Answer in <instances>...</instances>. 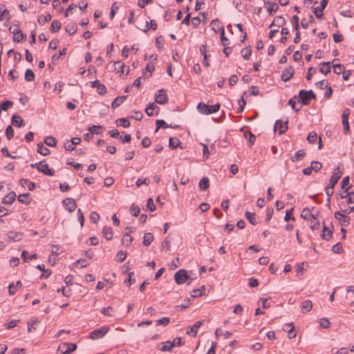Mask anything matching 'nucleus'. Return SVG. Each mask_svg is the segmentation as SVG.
Masks as SVG:
<instances>
[{
  "instance_id": "12",
  "label": "nucleus",
  "mask_w": 354,
  "mask_h": 354,
  "mask_svg": "<svg viewBox=\"0 0 354 354\" xmlns=\"http://www.w3.org/2000/svg\"><path fill=\"white\" fill-rule=\"evenodd\" d=\"M334 216L336 219L339 221V223L342 225L347 226L350 223V218L344 215L340 212H335Z\"/></svg>"
},
{
  "instance_id": "34",
  "label": "nucleus",
  "mask_w": 354,
  "mask_h": 354,
  "mask_svg": "<svg viewBox=\"0 0 354 354\" xmlns=\"http://www.w3.org/2000/svg\"><path fill=\"white\" fill-rule=\"evenodd\" d=\"M171 241V238L169 236H167L161 244L162 250H165L167 251H169L171 249V245H170Z\"/></svg>"
},
{
  "instance_id": "11",
  "label": "nucleus",
  "mask_w": 354,
  "mask_h": 354,
  "mask_svg": "<svg viewBox=\"0 0 354 354\" xmlns=\"http://www.w3.org/2000/svg\"><path fill=\"white\" fill-rule=\"evenodd\" d=\"M297 98V101L304 105H308L310 102L308 92L306 90H301L299 93V97Z\"/></svg>"
},
{
  "instance_id": "13",
  "label": "nucleus",
  "mask_w": 354,
  "mask_h": 354,
  "mask_svg": "<svg viewBox=\"0 0 354 354\" xmlns=\"http://www.w3.org/2000/svg\"><path fill=\"white\" fill-rule=\"evenodd\" d=\"M279 129V134L284 133L288 129V121L283 122L281 120H278L276 121L274 124V130L276 131V129Z\"/></svg>"
},
{
  "instance_id": "39",
  "label": "nucleus",
  "mask_w": 354,
  "mask_h": 354,
  "mask_svg": "<svg viewBox=\"0 0 354 354\" xmlns=\"http://www.w3.org/2000/svg\"><path fill=\"white\" fill-rule=\"evenodd\" d=\"M157 126L155 132H157L160 128L166 129L167 127H172L171 125H168L163 120H157L156 122Z\"/></svg>"
},
{
  "instance_id": "44",
  "label": "nucleus",
  "mask_w": 354,
  "mask_h": 354,
  "mask_svg": "<svg viewBox=\"0 0 354 354\" xmlns=\"http://www.w3.org/2000/svg\"><path fill=\"white\" fill-rule=\"evenodd\" d=\"M35 79V74L31 69H27L25 72V80L27 82H31Z\"/></svg>"
},
{
  "instance_id": "41",
  "label": "nucleus",
  "mask_w": 354,
  "mask_h": 354,
  "mask_svg": "<svg viewBox=\"0 0 354 354\" xmlns=\"http://www.w3.org/2000/svg\"><path fill=\"white\" fill-rule=\"evenodd\" d=\"M51 19H52V16L49 13H48L45 16L41 15V16L39 17L37 21L40 25H44L45 23L50 21Z\"/></svg>"
},
{
  "instance_id": "64",
  "label": "nucleus",
  "mask_w": 354,
  "mask_h": 354,
  "mask_svg": "<svg viewBox=\"0 0 354 354\" xmlns=\"http://www.w3.org/2000/svg\"><path fill=\"white\" fill-rule=\"evenodd\" d=\"M131 214L134 216H138L140 213V208L138 206L131 205L130 209Z\"/></svg>"
},
{
  "instance_id": "29",
  "label": "nucleus",
  "mask_w": 354,
  "mask_h": 354,
  "mask_svg": "<svg viewBox=\"0 0 354 354\" xmlns=\"http://www.w3.org/2000/svg\"><path fill=\"white\" fill-rule=\"evenodd\" d=\"M103 129V127L100 125H93L92 127H88V130L91 133V134H100Z\"/></svg>"
},
{
  "instance_id": "14",
  "label": "nucleus",
  "mask_w": 354,
  "mask_h": 354,
  "mask_svg": "<svg viewBox=\"0 0 354 354\" xmlns=\"http://www.w3.org/2000/svg\"><path fill=\"white\" fill-rule=\"evenodd\" d=\"M91 86L93 88H96L97 93L100 95H104L106 93V88L105 86L100 83V82L97 80L91 82Z\"/></svg>"
},
{
  "instance_id": "61",
  "label": "nucleus",
  "mask_w": 354,
  "mask_h": 354,
  "mask_svg": "<svg viewBox=\"0 0 354 354\" xmlns=\"http://www.w3.org/2000/svg\"><path fill=\"white\" fill-rule=\"evenodd\" d=\"M316 86L320 89H324L328 86V82L327 80H322L321 81L317 82L315 84Z\"/></svg>"
},
{
  "instance_id": "2",
  "label": "nucleus",
  "mask_w": 354,
  "mask_h": 354,
  "mask_svg": "<svg viewBox=\"0 0 354 354\" xmlns=\"http://www.w3.org/2000/svg\"><path fill=\"white\" fill-rule=\"evenodd\" d=\"M109 331V328L106 326H102L100 328H97L90 333L89 337L91 339H97L102 338Z\"/></svg>"
},
{
  "instance_id": "16",
  "label": "nucleus",
  "mask_w": 354,
  "mask_h": 354,
  "mask_svg": "<svg viewBox=\"0 0 354 354\" xmlns=\"http://www.w3.org/2000/svg\"><path fill=\"white\" fill-rule=\"evenodd\" d=\"M38 171L39 172L44 173L45 175L48 176H53L55 174V170L53 169L49 168V166L48 164L41 162L39 168H38Z\"/></svg>"
},
{
  "instance_id": "55",
  "label": "nucleus",
  "mask_w": 354,
  "mask_h": 354,
  "mask_svg": "<svg viewBox=\"0 0 354 354\" xmlns=\"http://www.w3.org/2000/svg\"><path fill=\"white\" fill-rule=\"evenodd\" d=\"M9 30L10 32H12L13 35H15L16 33H19L21 32V30L19 28V23L14 24L9 28Z\"/></svg>"
},
{
  "instance_id": "9",
  "label": "nucleus",
  "mask_w": 354,
  "mask_h": 354,
  "mask_svg": "<svg viewBox=\"0 0 354 354\" xmlns=\"http://www.w3.org/2000/svg\"><path fill=\"white\" fill-rule=\"evenodd\" d=\"M348 115H349V110L348 109L344 110L342 115V126H343L344 132L346 133H348L350 130L348 120Z\"/></svg>"
},
{
  "instance_id": "40",
  "label": "nucleus",
  "mask_w": 354,
  "mask_h": 354,
  "mask_svg": "<svg viewBox=\"0 0 354 354\" xmlns=\"http://www.w3.org/2000/svg\"><path fill=\"white\" fill-rule=\"evenodd\" d=\"M313 308V303L310 300H305L304 301H303L302 303V305H301V309L304 310V311H306V312H308L310 311Z\"/></svg>"
},
{
  "instance_id": "5",
  "label": "nucleus",
  "mask_w": 354,
  "mask_h": 354,
  "mask_svg": "<svg viewBox=\"0 0 354 354\" xmlns=\"http://www.w3.org/2000/svg\"><path fill=\"white\" fill-rule=\"evenodd\" d=\"M155 100L159 104H165L168 100L167 92L164 89H160L155 94Z\"/></svg>"
},
{
  "instance_id": "10",
  "label": "nucleus",
  "mask_w": 354,
  "mask_h": 354,
  "mask_svg": "<svg viewBox=\"0 0 354 354\" xmlns=\"http://www.w3.org/2000/svg\"><path fill=\"white\" fill-rule=\"evenodd\" d=\"M62 203H63L64 207L69 212H73L75 209L76 207H77L75 201L73 198H65L63 201Z\"/></svg>"
},
{
  "instance_id": "54",
  "label": "nucleus",
  "mask_w": 354,
  "mask_h": 354,
  "mask_svg": "<svg viewBox=\"0 0 354 354\" xmlns=\"http://www.w3.org/2000/svg\"><path fill=\"white\" fill-rule=\"evenodd\" d=\"M6 136L8 140H11L14 136V130L11 125L8 126L6 129Z\"/></svg>"
},
{
  "instance_id": "47",
  "label": "nucleus",
  "mask_w": 354,
  "mask_h": 354,
  "mask_svg": "<svg viewBox=\"0 0 354 354\" xmlns=\"http://www.w3.org/2000/svg\"><path fill=\"white\" fill-rule=\"evenodd\" d=\"M44 142L49 147H55L56 145V140L53 136H48L45 138Z\"/></svg>"
},
{
  "instance_id": "63",
  "label": "nucleus",
  "mask_w": 354,
  "mask_h": 354,
  "mask_svg": "<svg viewBox=\"0 0 354 354\" xmlns=\"http://www.w3.org/2000/svg\"><path fill=\"white\" fill-rule=\"evenodd\" d=\"M100 219V215L95 212H91L90 215V220L92 223H96Z\"/></svg>"
},
{
  "instance_id": "50",
  "label": "nucleus",
  "mask_w": 354,
  "mask_h": 354,
  "mask_svg": "<svg viewBox=\"0 0 354 354\" xmlns=\"http://www.w3.org/2000/svg\"><path fill=\"white\" fill-rule=\"evenodd\" d=\"M62 27V24L57 20H53L51 24V31L57 32Z\"/></svg>"
},
{
  "instance_id": "27",
  "label": "nucleus",
  "mask_w": 354,
  "mask_h": 354,
  "mask_svg": "<svg viewBox=\"0 0 354 354\" xmlns=\"http://www.w3.org/2000/svg\"><path fill=\"white\" fill-rule=\"evenodd\" d=\"M65 30L68 34L73 35L76 32L77 26L75 23H70L66 26Z\"/></svg>"
},
{
  "instance_id": "37",
  "label": "nucleus",
  "mask_w": 354,
  "mask_h": 354,
  "mask_svg": "<svg viewBox=\"0 0 354 354\" xmlns=\"http://www.w3.org/2000/svg\"><path fill=\"white\" fill-rule=\"evenodd\" d=\"M199 187L202 190H206L209 187V178L203 177L199 182Z\"/></svg>"
},
{
  "instance_id": "19",
  "label": "nucleus",
  "mask_w": 354,
  "mask_h": 354,
  "mask_svg": "<svg viewBox=\"0 0 354 354\" xmlns=\"http://www.w3.org/2000/svg\"><path fill=\"white\" fill-rule=\"evenodd\" d=\"M16 198V194L14 192H11L7 194L2 200L3 204L11 205Z\"/></svg>"
},
{
  "instance_id": "62",
  "label": "nucleus",
  "mask_w": 354,
  "mask_h": 354,
  "mask_svg": "<svg viewBox=\"0 0 354 354\" xmlns=\"http://www.w3.org/2000/svg\"><path fill=\"white\" fill-rule=\"evenodd\" d=\"M323 10H324L321 9L319 7H316L314 8L313 12L317 19H321L322 18Z\"/></svg>"
},
{
  "instance_id": "48",
  "label": "nucleus",
  "mask_w": 354,
  "mask_h": 354,
  "mask_svg": "<svg viewBox=\"0 0 354 354\" xmlns=\"http://www.w3.org/2000/svg\"><path fill=\"white\" fill-rule=\"evenodd\" d=\"M252 50L250 48H245L241 50L242 57L244 59H248L251 55Z\"/></svg>"
},
{
  "instance_id": "43",
  "label": "nucleus",
  "mask_w": 354,
  "mask_h": 354,
  "mask_svg": "<svg viewBox=\"0 0 354 354\" xmlns=\"http://www.w3.org/2000/svg\"><path fill=\"white\" fill-rule=\"evenodd\" d=\"M38 323H39V322L37 320H33V321H32V322H30V321H28V331L29 333L35 332L37 330L36 325Z\"/></svg>"
},
{
  "instance_id": "15",
  "label": "nucleus",
  "mask_w": 354,
  "mask_h": 354,
  "mask_svg": "<svg viewBox=\"0 0 354 354\" xmlns=\"http://www.w3.org/2000/svg\"><path fill=\"white\" fill-rule=\"evenodd\" d=\"M203 321H197L193 326L188 327L187 333L195 337L198 333L197 329L203 325Z\"/></svg>"
},
{
  "instance_id": "24",
  "label": "nucleus",
  "mask_w": 354,
  "mask_h": 354,
  "mask_svg": "<svg viewBox=\"0 0 354 354\" xmlns=\"http://www.w3.org/2000/svg\"><path fill=\"white\" fill-rule=\"evenodd\" d=\"M306 155V152L304 149H300L297 151V153L290 157V160L292 162H295L299 160L302 159Z\"/></svg>"
},
{
  "instance_id": "32",
  "label": "nucleus",
  "mask_w": 354,
  "mask_h": 354,
  "mask_svg": "<svg viewBox=\"0 0 354 354\" xmlns=\"http://www.w3.org/2000/svg\"><path fill=\"white\" fill-rule=\"evenodd\" d=\"M127 99V96H120L116 97L113 102H112L111 105L113 109L118 107L124 101Z\"/></svg>"
},
{
  "instance_id": "25",
  "label": "nucleus",
  "mask_w": 354,
  "mask_h": 354,
  "mask_svg": "<svg viewBox=\"0 0 354 354\" xmlns=\"http://www.w3.org/2000/svg\"><path fill=\"white\" fill-rule=\"evenodd\" d=\"M330 62H323L321 64V66L319 68V71L322 73H324L325 75H327L328 73L330 72Z\"/></svg>"
},
{
  "instance_id": "26",
  "label": "nucleus",
  "mask_w": 354,
  "mask_h": 354,
  "mask_svg": "<svg viewBox=\"0 0 354 354\" xmlns=\"http://www.w3.org/2000/svg\"><path fill=\"white\" fill-rule=\"evenodd\" d=\"M337 60V59H333V63H334ZM333 67L334 69V73L337 75L342 73L344 71V66L340 64H333Z\"/></svg>"
},
{
  "instance_id": "53",
  "label": "nucleus",
  "mask_w": 354,
  "mask_h": 354,
  "mask_svg": "<svg viewBox=\"0 0 354 354\" xmlns=\"http://www.w3.org/2000/svg\"><path fill=\"white\" fill-rule=\"evenodd\" d=\"M180 144V141L178 138H169V146L171 149H176Z\"/></svg>"
},
{
  "instance_id": "56",
  "label": "nucleus",
  "mask_w": 354,
  "mask_h": 354,
  "mask_svg": "<svg viewBox=\"0 0 354 354\" xmlns=\"http://www.w3.org/2000/svg\"><path fill=\"white\" fill-rule=\"evenodd\" d=\"M317 139V135L315 132L312 131L308 133L307 140L310 143H314Z\"/></svg>"
},
{
  "instance_id": "51",
  "label": "nucleus",
  "mask_w": 354,
  "mask_h": 354,
  "mask_svg": "<svg viewBox=\"0 0 354 354\" xmlns=\"http://www.w3.org/2000/svg\"><path fill=\"white\" fill-rule=\"evenodd\" d=\"M274 23H275V26L281 27L285 24L286 20L283 17L277 16L274 19Z\"/></svg>"
},
{
  "instance_id": "22",
  "label": "nucleus",
  "mask_w": 354,
  "mask_h": 354,
  "mask_svg": "<svg viewBox=\"0 0 354 354\" xmlns=\"http://www.w3.org/2000/svg\"><path fill=\"white\" fill-rule=\"evenodd\" d=\"M211 28L216 32L221 30L222 31V28H224L223 26H221L220 21L218 19L212 20L210 23Z\"/></svg>"
},
{
  "instance_id": "46",
  "label": "nucleus",
  "mask_w": 354,
  "mask_h": 354,
  "mask_svg": "<svg viewBox=\"0 0 354 354\" xmlns=\"http://www.w3.org/2000/svg\"><path fill=\"white\" fill-rule=\"evenodd\" d=\"M21 234H20L17 232H13V231L9 232L8 233V238L15 241H19L21 239Z\"/></svg>"
},
{
  "instance_id": "3",
  "label": "nucleus",
  "mask_w": 354,
  "mask_h": 354,
  "mask_svg": "<svg viewBox=\"0 0 354 354\" xmlns=\"http://www.w3.org/2000/svg\"><path fill=\"white\" fill-rule=\"evenodd\" d=\"M77 348L75 344L73 343H64L58 348L57 351L60 354H67L74 351Z\"/></svg>"
},
{
  "instance_id": "28",
  "label": "nucleus",
  "mask_w": 354,
  "mask_h": 354,
  "mask_svg": "<svg viewBox=\"0 0 354 354\" xmlns=\"http://www.w3.org/2000/svg\"><path fill=\"white\" fill-rule=\"evenodd\" d=\"M286 327V330L288 334V337L290 339H292L296 336V333L294 332V325L293 323L287 324L285 325Z\"/></svg>"
},
{
  "instance_id": "18",
  "label": "nucleus",
  "mask_w": 354,
  "mask_h": 354,
  "mask_svg": "<svg viewBox=\"0 0 354 354\" xmlns=\"http://www.w3.org/2000/svg\"><path fill=\"white\" fill-rule=\"evenodd\" d=\"M126 230H129V232L124 234L122 241L124 245L129 246L133 240L132 237L129 235V234L132 232L133 230L131 228H127Z\"/></svg>"
},
{
  "instance_id": "36",
  "label": "nucleus",
  "mask_w": 354,
  "mask_h": 354,
  "mask_svg": "<svg viewBox=\"0 0 354 354\" xmlns=\"http://www.w3.org/2000/svg\"><path fill=\"white\" fill-rule=\"evenodd\" d=\"M156 109H158V107L154 103H150L145 109V113L149 116H152L153 115V111Z\"/></svg>"
},
{
  "instance_id": "35",
  "label": "nucleus",
  "mask_w": 354,
  "mask_h": 354,
  "mask_svg": "<svg viewBox=\"0 0 354 354\" xmlns=\"http://www.w3.org/2000/svg\"><path fill=\"white\" fill-rule=\"evenodd\" d=\"M153 240V236L152 234L148 232L144 235L143 237V245L148 246Z\"/></svg>"
},
{
  "instance_id": "17",
  "label": "nucleus",
  "mask_w": 354,
  "mask_h": 354,
  "mask_svg": "<svg viewBox=\"0 0 354 354\" xmlns=\"http://www.w3.org/2000/svg\"><path fill=\"white\" fill-rule=\"evenodd\" d=\"M114 66H115V70L118 73H120L121 74H123V75H128L129 68L127 67V70L125 72L124 71V68H125L126 66L124 65V63H121V62H120V61L115 62H114Z\"/></svg>"
},
{
  "instance_id": "45",
  "label": "nucleus",
  "mask_w": 354,
  "mask_h": 354,
  "mask_svg": "<svg viewBox=\"0 0 354 354\" xmlns=\"http://www.w3.org/2000/svg\"><path fill=\"white\" fill-rule=\"evenodd\" d=\"M116 122L118 125H120L124 128H127L130 126V122L124 118H119L117 120Z\"/></svg>"
},
{
  "instance_id": "7",
  "label": "nucleus",
  "mask_w": 354,
  "mask_h": 354,
  "mask_svg": "<svg viewBox=\"0 0 354 354\" xmlns=\"http://www.w3.org/2000/svg\"><path fill=\"white\" fill-rule=\"evenodd\" d=\"M295 69L292 66H289L283 71L281 79L283 82H288L294 75Z\"/></svg>"
},
{
  "instance_id": "49",
  "label": "nucleus",
  "mask_w": 354,
  "mask_h": 354,
  "mask_svg": "<svg viewBox=\"0 0 354 354\" xmlns=\"http://www.w3.org/2000/svg\"><path fill=\"white\" fill-rule=\"evenodd\" d=\"M23 39H26V35L22 32L13 35V41L15 42H20Z\"/></svg>"
},
{
  "instance_id": "1",
  "label": "nucleus",
  "mask_w": 354,
  "mask_h": 354,
  "mask_svg": "<svg viewBox=\"0 0 354 354\" xmlns=\"http://www.w3.org/2000/svg\"><path fill=\"white\" fill-rule=\"evenodd\" d=\"M220 107L221 105L218 103L210 106L201 102L198 104L197 109L201 113L209 115L217 112Z\"/></svg>"
},
{
  "instance_id": "20",
  "label": "nucleus",
  "mask_w": 354,
  "mask_h": 354,
  "mask_svg": "<svg viewBox=\"0 0 354 354\" xmlns=\"http://www.w3.org/2000/svg\"><path fill=\"white\" fill-rule=\"evenodd\" d=\"M11 122L12 124L17 127H21L25 124L24 120L20 116L17 115H12L11 118Z\"/></svg>"
},
{
  "instance_id": "30",
  "label": "nucleus",
  "mask_w": 354,
  "mask_h": 354,
  "mask_svg": "<svg viewBox=\"0 0 354 354\" xmlns=\"http://www.w3.org/2000/svg\"><path fill=\"white\" fill-rule=\"evenodd\" d=\"M255 214L252 212H245V217L248 220V221L253 225H255L258 223Z\"/></svg>"
},
{
  "instance_id": "4",
  "label": "nucleus",
  "mask_w": 354,
  "mask_h": 354,
  "mask_svg": "<svg viewBox=\"0 0 354 354\" xmlns=\"http://www.w3.org/2000/svg\"><path fill=\"white\" fill-rule=\"evenodd\" d=\"M189 279L185 270H179L174 275V279L177 284H183Z\"/></svg>"
},
{
  "instance_id": "33",
  "label": "nucleus",
  "mask_w": 354,
  "mask_h": 354,
  "mask_svg": "<svg viewBox=\"0 0 354 354\" xmlns=\"http://www.w3.org/2000/svg\"><path fill=\"white\" fill-rule=\"evenodd\" d=\"M244 136L248 140L250 147H251L255 141V136L252 132L246 131L244 132Z\"/></svg>"
},
{
  "instance_id": "59",
  "label": "nucleus",
  "mask_w": 354,
  "mask_h": 354,
  "mask_svg": "<svg viewBox=\"0 0 354 354\" xmlns=\"http://www.w3.org/2000/svg\"><path fill=\"white\" fill-rule=\"evenodd\" d=\"M2 110L7 111L9 108H10L13 105V102L12 101L6 100L4 102L0 104Z\"/></svg>"
},
{
  "instance_id": "23",
  "label": "nucleus",
  "mask_w": 354,
  "mask_h": 354,
  "mask_svg": "<svg viewBox=\"0 0 354 354\" xmlns=\"http://www.w3.org/2000/svg\"><path fill=\"white\" fill-rule=\"evenodd\" d=\"M37 152L41 154L42 156H48L50 154V150L44 147L43 143L39 142L37 144Z\"/></svg>"
},
{
  "instance_id": "58",
  "label": "nucleus",
  "mask_w": 354,
  "mask_h": 354,
  "mask_svg": "<svg viewBox=\"0 0 354 354\" xmlns=\"http://www.w3.org/2000/svg\"><path fill=\"white\" fill-rule=\"evenodd\" d=\"M5 19L8 21L10 19L9 11L7 9H4L0 14V21H3Z\"/></svg>"
},
{
  "instance_id": "21",
  "label": "nucleus",
  "mask_w": 354,
  "mask_h": 354,
  "mask_svg": "<svg viewBox=\"0 0 354 354\" xmlns=\"http://www.w3.org/2000/svg\"><path fill=\"white\" fill-rule=\"evenodd\" d=\"M333 236V231L329 230L325 225L323 227L322 233L321 234V236L323 239L328 241Z\"/></svg>"
},
{
  "instance_id": "6",
  "label": "nucleus",
  "mask_w": 354,
  "mask_h": 354,
  "mask_svg": "<svg viewBox=\"0 0 354 354\" xmlns=\"http://www.w3.org/2000/svg\"><path fill=\"white\" fill-rule=\"evenodd\" d=\"M342 174V171H341L339 167H336L334 170V172H333L332 176L330 177V179L329 180V184L328 185L334 187L335 185L338 182V180H339V178H341Z\"/></svg>"
},
{
  "instance_id": "42",
  "label": "nucleus",
  "mask_w": 354,
  "mask_h": 354,
  "mask_svg": "<svg viewBox=\"0 0 354 354\" xmlns=\"http://www.w3.org/2000/svg\"><path fill=\"white\" fill-rule=\"evenodd\" d=\"M29 195L28 193L20 194L18 196V201L21 203L28 204L30 203Z\"/></svg>"
},
{
  "instance_id": "52",
  "label": "nucleus",
  "mask_w": 354,
  "mask_h": 354,
  "mask_svg": "<svg viewBox=\"0 0 354 354\" xmlns=\"http://www.w3.org/2000/svg\"><path fill=\"white\" fill-rule=\"evenodd\" d=\"M171 342L167 341L165 343V344L162 347L158 348V349L162 352L170 351L173 348V346H171Z\"/></svg>"
},
{
  "instance_id": "57",
  "label": "nucleus",
  "mask_w": 354,
  "mask_h": 354,
  "mask_svg": "<svg viewBox=\"0 0 354 354\" xmlns=\"http://www.w3.org/2000/svg\"><path fill=\"white\" fill-rule=\"evenodd\" d=\"M310 166H311V168L313 169V170H314L316 172L319 171L322 167V163L318 161H313L311 162Z\"/></svg>"
},
{
  "instance_id": "31",
  "label": "nucleus",
  "mask_w": 354,
  "mask_h": 354,
  "mask_svg": "<svg viewBox=\"0 0 354 354\" xmlns=\"http://www.w3.org/2000/svg\"><path fill=\"white\" fill-rule=\"evenodd\" d=\"M103 235L106 240H111L113 238V231L110 227H104L103 228Z\"/></svg>"
},
{
  "instance_id": "38",
  "label": "nucleus",
  "mask_w": 354,
  "mask_h": 354,
  "mask_svg": "<svg viewBox=\"0 0 354 354\" xmlns=\"http://www.w3.org/2000/svg\"><path fill=\"white\" fill-rule=\"evenodd\" d=\"M205 288L203 286L201 288L193 290L192 297H197L205 295Z\"/></svg>"
},
{
  "instance_id": "60",
  "label": "nucleus",
  "mask_w": 354,
  "mask_h": 354,
  "mask_svg": "<svg viewBox=\"0 0 354 354\" xmlns=\"http://www.w3.org/2000/svg\"><path fill=\"white\" fill-rule=\"evenodd\" d=\"M319 325L323 328H328L330 326V322L326 318H322L319 320Z\"/></svg>"
},
{
  "instance_id": "8",
  "label": "nucleus",
  "mask_w": 354,
  "mask_h": 354,
  "mask_svg": "<svg viewBox=\"0 0 354 354\" xmlns=\"http://www.w3.org/2000/svg\"><path fill=\"white\" fill-rule=\"evenodd\" d=\"M265 4L268 5L267 10L270 16L273 15L278 10L279 6L275 0H263Z\"/></svg>"
}]
</instances>
